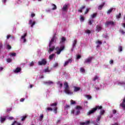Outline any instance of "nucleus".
Instances as JSON below:
<instances>
[{
  "label": "nucleus",
  "mask_w": 125,
  "mask_h": 125,
  "mask_svg": "<svg viewBox=\"0 0 125 125\" xmlns=\"http://www.w3.org/2000/svg\"><path fill=\"white\" fill-rule=\"evenodd\" d=\"M50 105L51 106V107H52V108L48 107L47 108V110H48V111H53L54 113H55V114H57V109H58V108L57 107V103L51 104Z\"/></svg>",
  "instance_id": "f257e3e1"
},
{
  "label": "nucleus",
  "mask_w": 125,
  "mask_h": 125,
  "mask_svg": "<svg viewBox=\"0 0 125 125\" xmlns=\"http://www.w3.org/2000/svg\"><path fill=\"white\" fill-rule=\"evenodd\" d=\"M63 84L64 86V92H65L66 94H70V95L73 94V92H72L71 89H70V87H69V84L68 83L65 82L63 83Z\"/></svg>",
  "instance_id": "f03ea898"
},
{
  "label": "nucleus",
  "mask_w": 125,
  "mask_h": 125,
  "mask_svg": "<svg viewBox=\"0 0 125 125\" xmlns=\"http://www.w3.org/2000/svg\"><path fill=\"white\" fill-rule=\"evenodd\" d=\"M64 49H65V46L64 45L61 46L60 47H56L55 48L56 54H57V55H59V54L61 53V51L64 50Z\"/></svg>",
  "instance_id": "7ed1b4c3"
},
{
  "label": "nucleus",
  "mask_w": 125,
  "mask_h": 125,
  "mask_svg": "<svg viewBox=\"0 0 125 125\" xmlns=\"http://www.w3.org/2000/svg\"><path fill=\"white\" fill-rule=\"evenodd\" d=\"M93 57L91 56L85 59L84 61V64H90L93 60Z\"/></svg>",
  "instance_id": "20e7f679"
},
{
  "label": "nucleus",
  "mask_w": 125,
  "mask_h": 125,
  "mask_svg": "<svg viewBox=\"0 0 125 125\" xmlns=\"http://www.w3.org/2000/svg\"><path fill=\"white\" fill-rule=\"evenodd\" d=\"M47 63V61H46V59H42L41 61L38 62V64L40 66H44L45 65H46Z\"/></svg>",
  "instance_id": "39448f33"
},
{
  "label": "nucleus",
  "mask_w": 125,
  "mask_h": 125,
  "mask_svg": "<svg viewBox=\"0 0 125 125\" xmlns=\"http://www.w3.org/2000/svg\"><path fill=\"white\" fill-rule=\"evenodd\" d=\"M105 27H108L109 25H111V26H114L115 25V22L112 21H107L105 22Z\"/></svg>",
  "instance_id": "423d86ee"
},
{
  "label": "nucleus",
  "mask_w": 125,
  "mask_h": 125,
  "mask_svg": "<svg viewBox=\"0 0 125 125\" xmlns=\"http://www.w3.org/2000/svg\"><path fill=\"white\" fill-rule=\"evenodd\" d=\"M54 40H55V36H54L51 41H50L49 44V47H50V46H51V45H52V43H53V42H54Z\"/></svg>",
  "instance_id": "0eeeda50"
},
{
  "label": "nucleus",
  "mask_w": 125,
  "mask_h": 125,
  "mask_svg": "<svg viewBox=\"0 0 125 125\" xmlns=\"http://www.w3.org/2000/svg\"><path fill=\"white\" fill-rule=\"evenodd\" d=\"M102 30V26L100 25H97L96 27V32H100Z\"/></svg>",
  "instance_id": "6e6552de"
},
{
  "label": "nucleus",
  "mask_w": 125,
  "mask_h": 125,
  "mask_svg": "<svg viewBox=\"0 0 125 125\" xmlns=\"http://www.w3.org/2000/svg\"><path fill=\"white\" fill-rule=\"evenodd\" d=\"M28 24L29 25H30V27H31V28H33L34 25L36 24V21H33L32 20H30L29 21Z\"/></svg>",
  "instance_id": "1a4fd4ad"
},
{
  "label": "nucleus",
  "mask_w": 125,
  "mask_h": 125,
  "mask_svg": "<svg viewBox=\"0 0 125 125\" xmlns=\"http://www.w3.org/2000/svg\"><path fill=\"white\" fill-rule=\"evenodd\" d=\"M6 121V117L4 116V117H0V122L1 123V124H3L4 122Z\"/></svg>",
  "instance_id": "9d476101"
},
{
  "label": "nucleus",
  "mask_w": 125,
  "mask_h": 125,
  "mask_svg": "<svg viewBox=\"0 0 125 125\" xmlns=\"http://www.w3.org/2000/svg\"><path fill=\"white\" fill-rule=\"evenodd\" d=\"M69 63H72V59H68V61L65 62L63 64L64 67H66V66L68 65Z\"/></svg>",
  "instance_id": "9b49d317"
},
{
  "label": "nucleus",
  "mask_w": 125,
  "mask_h": 125,
  "mask_svg": "<svg viewBox=\"0 0 125 125\" xmlns=\"http://www.w3.org/2000/svg\"><path fill=\"white\" fill-rule=\"evenodd\" d=\"M96 111V108H93L92 110H90L88 113L87 115L89 116V115H91V114H93L94 112Z\"/></svg>",
  "instance_id": "f8f14e48"
},
{
  "label": "nucleus",
  "mask_w": 125,
  "mask_h": 125,
  "mask_svg": "<svg viewBox=\"0 0 125 125\" xmlns=\"http://www.w3.org/2000/svg\"><path fill=\"white\" fill-rule=\"evenodd\" d=\"M85 5H83L79 9H78V12H80L81 13H83V10L85 8Z\"/></svg>",
  "instance_id": "ddd939ff"
},
{
  "label": "nucleus",
  "mask_w": 125,
  "mask_h": 125,
  "mask_svg": "<svg viewBox=\"0 0 125 125\" xmlns=\"http://www.w3.org/2000/svg\"><path fill=\"white\" fill-rule=\"evenodd\" d=\"M21 68L20 67H17L15 70H14V73H20L21 72Z\"/></svg>",
  "instance_id": "4468645a"
},
{
  "label": "nucleus",
  "mask_w": 125,
  "mask_h": 125,
  "mask_svg": "<svg viewBox=\"0 0 125 125\" xmlns=\"http://www.w3.org/2000/svg\"><path fill=\"white\" fill-rule=\"evenodd\" d=\"M54 49H55V46H53L51 47V46H50V47H49V50L48 51V52H52V51H53V50H54Z\"/></svg>",
  "instance_id": "2eb2a0df"
},
{
  "label": "nucleus",
  "mask_w": 125,
  "mask_h": 125,
  "mask_svg": "<svg viewBox=\"0 0 125 125\" xmlns=\"http://www.w3.org/2000/svg\"><path fill=\"white\" fill-rule=\"evenodd\" d=\"M89 124H90V121H87L85 122H82V123H80V125H89Z\"/></svg>",
  "instance_id": "dca6fc26"
},
{
  "label": "nucleus",
  "mask_w": 125,
  "mask_h": 125,
  "mask_svg": "<svg viewBox=\"0 0 125 125\" xmlns=\"http://www.w3.org/2000/svg\"><path fill=\"white\" fill-rule=\"evenodd\" d=\"M74 92H77V91H79L81 90V87L77 86H74Z\"/></svg>",
  "instance_id": "f3484780"
},
{
  "label": "nucleus",
  "mask_w": 125,
  "mask_h": 125,
  "mask_svg": "<svg viewBox=\"0 0 125 125\" xmlns=\"http://www.w3.org/2000/svg\"><path fill=\"white\" fill-rule=\"evenodd\" d=\"M43 83L46 85H50V84H52L53 83V82L51 81L44 82Z\"/></svg>",
  "instance_id": "a211bd4d"
},
{
  "label": "nucleus",
  "mask_w": 125,
  "mask_h": 125,
  "mask_svg": "<svg viewBox=\"0 0 125 125\" xmlns=\"http://www.w3.org/2000/svg\"><path fill=\"white\" fill-rule=\"evenodd\" d=\"M62 9L63 11H66V10H67V9H68V5L66 4H64L63 5V6L62 7Z\"/></svg>",
  "instance_id": "6ab92c4d"
},
{
  "label": "nucleus",
  "mask_w": 125,
  "mask_h": 125,
  "mask_svg": "<svg viewBox=\"0 0 125 125\" xmlns=\"http://www.w3.org/2000/svg\"><path fill=\"white\" fill-rule=\"evenodd\" d=\"M104 5H105V3H103L102 4L100 5L98 7V10H101L103 8Z\"/></svg>",
  "instance_id": "aec40b11"
},
{
  "label": "nucleus",
  "mask_w": 125,
  "mask_h": 125,
  "mask_svg": "<svg viewBox=\"0 0 125 125\" xmlns=\"http://www.w3.org/2000/svg\"><path fill=\"white\" fill-rule=\"evenodd\" d=\"M75 109H76V110H83V107L80 105H77Z\"/></svg>",
  "instance_id": "412c9836"
},
{
  "label": "nucleus",
  "mask_w": 125,
  "mask_h": 125,
  "mask_svg": "<svg viewBox=\"0 0 125 125\" xmlns=\"http://www.w3.org/2000/svg\"><path fill=\"white\" fill-rule=\"evenodd\" d=\"M77 40H75L73 41V44H72L73 47H76V45L77 44Z\"/></svg>",
  "instance_id": "4be33fe9"
},
{
  "label": "nucleus",
  "mask_w": 125,
  "mask_h": 125,
  "mask_svg": "<svg viewBox=\"0 0 125 125\" xmlns=\"http://www.w3.org/2000/svg\"><path fill=\"white\" fill-rule=\"evenodd\" d=\"M101 118H102V116H101V115H99L97 117V120H96L97 123H98V122H99V121H100V120H101Z\"/></svg>",
  "instance_id": "5701e85b"
},
{
  "label": "nucleus",
  "mask_w": 125,
  "mask_h": 125,
  "mask_svg": "<svg viewBox=\"0 0 125 125\" xmlns=\"http://www.w3.org/2000/svg\"><path fill=\"white\" fill-rule=\"evenodd\" d=\"M94 109H96V111L97 110V109H102V106H99V105H97L95 108H94Z\"/></svg>",
  "instance_id": "b1692460"
},
{
  "label": "nucleus",
  "mask_w": 125,
  "mask_h": 125,
  "mask_svg": "<svg viewBox=\"0 0 125 125\" xmlns=\"http://www.w3.org/2000/svg\"><path fill=\"white\" fill-rule=\"evenodd\" d=\"M54 54H52L51 55H50L49 56V59H50V60H51L52 59H53V57H54Z\"/></svg>",
  "instance_id": "393cba45"
},
{
  "label": "nucleus",
  "mask_w": 125,
  "mask_h": 125,
  "mask_svg": "<svg viewBox=\"0 0 125 125\" xmlns=\"http://www.w3.org/2000/svg\"><path fill=\"white\" fill-rule=\"evenodd\" d=\"M97 16V13H94L93 15H91L92 18H95Z\"/></svg>",
  "instance_id": "a878e982"
},
{
  "label": "nucleus",
  "mask_w": 125,
  "mask_h": 125,
  "mask_svg": "<svg viewBox=\"0 0 125 125\" xmlns=\"http://www.w3.org/2000/svg\"><path fill=\"white\" fill-rule=\"evenodd\" d=\"M70 104L71 105H75V104H76V102L73 100H71Z\"/></svg>",
  "instance_id": "bb28decb"
},
{
  "label": "nucleus",
  "mask_w": 125,
  "mask_h": 125,
  "mask_svg": "<svg viewBox=\"0 0 125 125\" xmlns=\"http://www.w3.org/2000/svg\"><path fill=\"white\" fill-rule=\"evenodd\" d=\"M120 106L123 109V110H125V104H120Z\"/></svg>",
  "instance_id": "cd10ccee"
},
{
  "label": "nucleus",
  "mask_w": 125,
  "mask_h": 125,
  "mask_svg": "<svg viewBox=\"0 0 125 125\" xmlns=\"http://www.w3.org/2000/svg\"><path fill=\"white\" fill-rule=\"evenodd\" d=\"M80 72H81V73H85V70L84 68L81 67L80 68Z\"/></svg>",
  "instance_id": "c85d7f7f"
},
{
  "label": "nucleus",
  "mask_w": 125,
  "mask_h": 125,
  "mask_svg": "<svg viewBox=\"0 0 125 125\" xmlns=\"http://www.w3.org/2000/svg\"><path fill=\"white\" fill-rule=\"evenodd\" d=\"M43 119V114H41L40 117L39 118V120L40 121H42Z\"/></svg>",
  "instance_id": "c756f323"
},
{
  "label": "nucleus",
  "mask_w": 125,
  "mask_h": 125,
  "mask_svg": "<svg viewBox=\"0 0 125 125\" xmlns=\"http://www.w3.org/2000/svg\"><path fill=\"white\" fill-rule=\"evenodd\" d=\"M99 78V77L98 76H97V75L95 76V77L93 79V82H95V81H96V80H98Z\"/></svg>",
  "instance_id": "7c9ffc66"
},
{
  "label": "nucleus",
  "mask_w": 125,
  "mask_h": 125,
  "mask_svg": "<svg viewBox=\"0 0 125 125\" xmlns=\"http://www.w3.org/2000/svg\"><path fill=\"white\" fill-rule=\"evenodd\" d=\"M121 16H122V14H121V13H120L119 14V15H116V18L117 19H120V18H121Z\"/></svg>",
  "instance_id": "2f4dec72"
},
{
  "label": "nucleus",
  "mask_w": 125,
  "mask_h": 125,
  "mask_svg": "<svg viewBox=\"0 0 125 125\" xmlns=\"http://www.w3.org/2000/svg\"><path fill=\"white\" fill-rule=\"evenodd\" d=\"M118 50L119 51H120V52H121V51H123V47H122V46H119L118 47Z\"/></svg>",
  "instance_id": "473e14b6"
},
{
  "label": "nucleus",
  "mask_w": 125,
  "mask_h": 125,
  "mask_svg": "<svg viewBox=\"0 0 125 125\" xmlns=\"http://www.w3.org/2000/svg\"><path fill=\"white\" fill-rule=\"evenodd\" d=\"M112 11H113V8H111V9L108 10L107 11V14H110V13H111V12H112Z\"/></svg>",
  "instance_id": "72a5a7b5"
},
{
  "label": "nucleus",
  "mask_w": 125,
  "mask_h": 125,
  "mask_svg": "<svg viewBox=\"0 0 125 125\" xmlns=\"http://www.w3.org/2000/svg\"><path fill=\"white\" fill-rule=\"evenodd\" d=\"M27 37V33H25L23 36H21V40H23V39H25Z\"/></svg>",
  "instance_id": "f704fd0d"
},
{
  "label": "nucleus",
  "mask_w": 125,
  "mask_h": 125,
  "mask_svg": "<svg viewBox=\"0 0 125 125\" xmlns=\"http://www.w3.org/2000/svg\"><path fill=\"white\" fill-rule=\"evenodd\" d=\"M52 5L53 6H54V7L52 8L53 10H55V9H57V7L56 6V5L53 4Z\"/></svg>",
  "instance_id": "c9c22d12"
},
{
  "label": "nucleus",
  "mask_w": 125,
  "mask_h": 125,
  "mask_svg": "<svg viewBox=\"0 0 125 125\" xmlns=\"http://www.w3.org/2000/svg\"><path fill=\"white\" fill-rule=\"evenodd\" d=\"M97 44H102V42L100 41H97L96 42Z\"/></svg>",
  "instance_id": "e433bc0d"
},
{
  "label": "nucleus",
  "mask_w": 125,
  "mask_h": 125,
  "mask_svg": "<svg viewBox=\"0 0 125 125\" xmlns=\"http://www.w3.org/2000/svg\"><path fill=\"white\" fill-rule=\"evenodd\" d=\"M81 113V111L78 110L75 113V116H78V115H79V114Z\"/></svg>",
  "instance_id": "4c0bfd02"
},
{
  "label": "nucleus",
  "mask_w": 125,
  "mask_h": 125,
  "mask_svg": "<svg viewBox=\"0 0 125 125\" xmlns=\"http://www.w3.org/2000/svg\"><path fill=\"white\" fill-rule=\"evenodd\" d=\"M44 73H47V72H50V70H49V69H48V68H46V69H44Z\"/></svg>",
  "instance_id": "58836bf2"
},
{
  "label": "nucleus",
  "mask_w": 125,
  "mask_h": 125,
  "mask_svg": "<svg viewBox=\"0 0 125 125\" xmlns=\"http://www.w3.org/2000/svg\"><path fill=\"white\" fill-rule=\"evenodd\" d=\"M92 22H93V20H89V21H88L89 25H92Z\"/></svg>",
  "instance_id": "ea45409f"
},
{
  "label": "nucleus",
  "mask_w": 125,
  "mask_h": 125,
  "mask_svg": "<svg viewBox=\"0 0 125 125\" xmlns=\"http://www.w3.org/2000/svg\"><path fill=\"white\" fill-rule=\"evenodd\" d=\"M26 118H27V116H23L21 119V121L22 122L24 121L25 120H26Z\"/></svg>",
  "instance_id": "a19ab883"
},
{
  "label": "nucleus",
  "mask_w": 125,
  "mask_h": 125,
  "mask_svg": "<svg viewBox=\"0 0 125 125\" xmlns=\"http://www.w3.org/2000/svg\"><path fill=\"white\" fill-rule=\"evenodd\" d=\"M66 41V38H65L64 37H63L62 38V42H65Z\"/></svg>",
  "instance_id": "79ce46f5"
},
{
  "label": "nucleus",
  "mask_w": 125,
  "mask_h": 125,
  "mask_svg": "<svg viewBox=\"0 0 125 125\" xmlns=\"http://www.w3.org/2000/svg\"><path fill=\"white\" fill-rule=\"evenodd\" d=\"M11 61H12V59L10 58L7 59V62H8V63H10Z\"/></svg>",
  "instance_id": "37998d69"
},
{
  "label": "nucleus",
  "mask_w": 125,
  "mask_h": 125,
  "mask_svg": "<svg viewBox=\"0 0 125 125\" xmlns=\"http://www.w3.org/2000/svg\"><path fill=\"white\" fill-rule=\"evenodd\" d=\"M89 11V9H88V8L86 9V10L84 12V14H87V13H88Z\"/></svg>",
  "instance_id": "c03bdc74"
},
{
  "label": "nucleus",
  "mask_w": 125,
  "mask_h": 125,
  "mask_svg": "<svg viewBox=\"0 0 125 125\" xmlns=\"http://www.w3.org/2000/svg\"><path fill=\"white\" fill-rule=\"evenodd\" d=\"M120 32L121 33V34H122L123 35H125V31L123 29L120 30Z\"/></svg>",
  "instance_id": "a18cd8bd"
},
{
  "label": "nucleus",
  "mask_w": 125,
  "mask_h": 125,
  "mask_svg": "<svg viewBox=\"0 0 125 125\" xmlns=\"http://www.w3.org/2000/svg\"><path fill=\"white\" fill-rule=\"evenodd\" d=\"M7 49H11V46L9 44L6 45Z\"/></svg>",
  "instance_id": "49530a36"
},
{
  "label": "nucleus",
  "mask_w": 125,
  "mask_h": 125,
  "mask_svg": "<svg viewBox=\"0 0 125 125\" xmlns=\"http://www.w3.org/2000/svg\"><path fill=\"white\" fill-rule=\"evenodd\" d=\"M86 98H87V99H91V98L92 97L91 96H90L89 95H87Z\"/></svg>",
  "instance_id": "de8ad7c7"
},
{
  "label": "nucleus",
  "mask_w": 125,
  "mask_h": 125,
  "mask_svg": "<svg viewBox=\"0 0 125 125\" xmlns=\"http://www.w3.org/2000/svg\"><path fill=\"white\" fill-rule=\"evenodd\" d=\"M105 113V110H102L101 112H100V114H101V115H104V113Z\"/></svg>",
  "instance_id": "09e8293b"
},
{
  "label": "nucleus",
  "mask_w": 125,
  "mask_h": 125,
  "mask_svg": "<svg viewBox=\"0 0 125 125\" xmlns=\"http://www.w3.org/2000/svg\"><path fill=\"white\" fill-rule=\"evenodd\" d=\"M80 21H84V18L83 16H81Z\"/></svg>",
  "instance_id": "8fccbe9b"
},
{
  "label": "nucleus",
  "mask_w": 125,
  "mask_h": 125,
  "mask_svg": "<svg viewBox=\"0 0 125 125\" xmlns=\"http://www.w3.org/2000/svg\"><path fill=\"white\" fill-rule=\"evenodd\" d=\"M112 113H113V114H116V113H117V110H116V109H113V110H112Z\"/></svg>",
  "instance_id": "3c124183"
},
{
  "label": "nucleus",
  "mask_w": 125,
  "mask_h": 125,
  "mask_svg": "<svg viewBox=\"0 0 125 125\" xmlns=\"http://www.w3.org/2000/svg\"><path fill=\"white\" fill-rule=\"evenodd\" d=\"M65 108V109H68V108H70V105H69L68 104H66Z\"/></svg>",
  "instance_id": "603ef678"
},
{
  "label": "nucleus",
  "mask_w": 125,
  "mask_h": 125,
  "mask_svg": "<svg viewBox=\"0 0 125 125\" xmlns=\"http://www.w3.org/2000/svg\"><path fill=\"white\" fill-rule=\"evenodd\" d=\"M81 57H82L81 56V55H78L77 57V59H80Z\"/></svg>",
  "instance_id": "864d4df0"
},
{
  "label": "nucleus",
  "mask_w": 125,
  "mask_h": 125,
  "mask_svg": "<svg viewBox=\"0 0 125 125\" xmlns=\"http://www.w3.org/2000/svg\"><path fill=\"white\" fill-rule=\"evenodd\" d=\"M71 114H73V115H75V110L73 109L71 110Z\"/></svg>",
  "instance_id": "5fc2aeb1"
},
{
  "label": "nucleus",
  "mask_w": 125,
  "mask_h": 125,
  "mask_svg": "<svg viewBox=\"0 0 125 125\" xmlns=\"http://www.w3.org/2000/svg\"><path fill=\"white\" fill-rule=\"evenodd\" d=\"M35 16H36V14H35L34 13H32L31 15V17L33 18V17H35Z\"/></svg>",
  "instance_id": "6e6d98bb"
},
{
  "label": "nucleus",
  "mask_w": 125,
  "mask_h": 125,
  "mask_svg": "<svg viewBox=\"0 0 125 125\" xmlns=\"http://www.w3.org/2000/svg\"><path fill=\"white\" fill-rule=\"evenodd\" d=\"M25 101V99L24 98H21L20 100V102H24V101Z\"/></svg>",
  "instance_id": "4d7b16f0"
},
{
  "label": "nucleus",
  "mask_w": 125,
  "mask_h": 125,
  "mask_svg": "<svg viewBox=\"0 0 125 125\" xmlns=\"http://www.w3.org/2000/svg\"><path fill=\"white\" fill-rule=\"evenodd\" d=\"M58 66V63H55L54 64V67L55 68L56 67H57Z\"/></svg>",
  "instance_id": "13d9d810"
},
{
  "label": "nucleus",
  "mask_w": 125,
  "mask_h": 125,
  "mask_svg": "<svg viewBox=\"0 0 125 125\" xmlns=\"http://www.w3.org/2000/svg\"><path fill=\"white\" fill-rule=\"evenodd\" d=\"M86 33L87 34H90V33H91L90 30H87L86 31Z\"/></svg>",
  "instance_id": "bf43d9fd"
},
{
  "label": "nucleus",
  "mask_w": 125,
  "mask_h": 125,
  "mask_svg": "<svg viewBox=\"0 0 125 125\" xmlns=\"http://www.w3.org/2000/svg\"><path fill=\"white\" fill-rule=\"evenodd\" d=\"M12 109L11 108H8L7 109V113H9V112H10V111H11Z\"/></svg>",
  "instance_id": "052dcab7"
},
{
  "label": "nucleus",
  "mask_w": 125,
  "mask_h": 125,
  "mask_svg": "<svg viewBox=\"0 0 125 125\" xmlns=\"http://www.w3.org/2000/svg\"><path fill=\"white\" fill-rule=\"evenodd\" d=\"M11 55L12 56H16V53H12Z\"/></svg>",
  "instance_id": "680f3d73"
},
{
  "label": "nucleus",
  "mask_w": 125,
  "mask_h": 125,
  "mask_svg": "<svg viewBox=\"0 0 125 125\" xmlns=\"http://www.w3.org/2000/svg\"><path fill=\"white\" fill-rule=\"evenodd\" d=\"M13 119H14L13 117H11V116L8 118V120H13Z\"/></svg>",
  "instance_id": "e2e57ef3"
},
{
  "label": "nucleus",
  "mask_w": 125,
  "mask_h": 125,
  "mask_svg": "<svg viewBox=\"0 0 125 125\" xmlns=\"http://www.w3.org/2000/svg\"><path fill=\"white\" fill-rule=\"evenodd\" d=\"M109 63L110 64H113V63H114V61H113V60H110Z\"/></svg>",
  "instance_id": "0e129e2a"
},
{
  "label": "nucleus",
  "mask_w": 125,
  "mask_h": 125,
  "mask_svg": "<svg viewBox=\"0 0 125 125\" xmlns=\"http://www.w3.org/2000/svg\"><path fill=\"white\" fill-rule=\"evenodd\" d=\"M15 124H16L17 125H21V123H19L17 121H16Z\"/></svg>",
  "instance_id": "69168bd1"
},
{
  "label": "nucleus",
  "mask_w": 125,
  "mask_h": 125,
  "mask_svg": "<svg viewBox=\"0 0 125 125\" xmlns=\"http://www.w3.org/2000/svg\"><path fill=\"white\" fill-rule=\"evenodd\" d=\"M30 66H34V62H30Z\"/></svg>",
  "instance_id": "338daca9"
},
{
  "label": "nucleus",
  "mask_w": 125,
  "mask_h": 125,
  "mask_svg": "<svg viewBox=\"0 0 125 125\" xmlns=\"http://www.w3.org/2000/svg\"><path fill=\"white\" fill-rule=\"evenodd\" d=\"M10 37H11V36L10 35H8L7 36V40H8L9 39V38H10Z\"/></svg>",
  "instance_id": "774afa93"
}]
</instances>
